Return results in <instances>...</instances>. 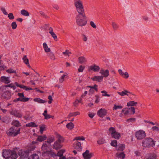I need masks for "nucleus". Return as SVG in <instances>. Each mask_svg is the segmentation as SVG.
I'll list each match as a JSON object with an SVG mask.
<instances>
[{
  "mask_svg": "<svg viewBox=\"0 0 159 159\" xmlns=\"http://www.w3.org/2000/svg\"><path fill=\"white\" fill-rule=\"evenodd\" d=\"M81 15L80 14L77 15L75 18L77 24L80 26H83L86 25L87 23V17L83 16L81 17Z\"/></svg>",
  "mask_w": 159,
  "mask_h": 159,
  "instance_id": "obj_1",
  "label": "nucleus"
},
{
  "mask_svg": "<svg viewBox=\"0 0 159 159\" xmlns=\"http://www.w3.org/2000/svg\"><path fill=\"white\" fill-rule=\"evenodd\" d=\"M155 141L150 138H146L143 139L142 142V146L144 147H154Z\"/></svg>",
  "mask_w": 159,
  "mask_h": 159,
  "instance_id": "obj_2",
  "label": "nucleus"
},
{
  "mask_svg": "<svg viewBox=\"0 0 159 159\" xmlns=\"http://www.w3.org/2000/svg\"><path fill=\"white\" fill-rule=\"evenodd\" d=\"M15 127H11L7 131V134L9 136L15 137L20 133V128H18L17 130L16 129Z\"/></svg>",
  "mask_w": 159,
  "mask_h": 159,
  "instance_id": "obj_3",
  "label": "nucleus"
},
{
  "mask_svg": "<svg viewBox=\"0 0 159 159\" xmlns=\"http://www.w3.org/2000/svg\"><path fill=\"white\" fill-rule=\"evenodd\" d=\"M135 136L138 139L141 140L143 139L146 136L145 132L143 130H139L136 132L135 134Z\"/></svg>",
  "mask_w": 159,
  "mask_h": 159,
  "instance_id": "obj_4",
  "label": "nucleus"
},
{
  "mask_svg": "<svg viewBox=\"0 0 159 159\" xmlns=\"http://www.w3.org/2000/svg\"><path fill=\"white\" fill-rule=\"evenodd\" d=\"M76 11L79 14L81 15V16L85 17V13L84 6L83 4L81 5V6H79L75 7Z\"/></svg>",
  "mask_w": 159,
  "mask_h": 159,
  "instance_id": "obj_5",
  "label": "nucleus"
},
{
  "mask_svg": "<svg viewBox=\"0 0 159 159\" xmlns=\"http://www.w3.org/2000/svg\"><path fill=\"white\" fill-rule=\"evenodd\" d=\"M11 94L9 91H6L1 95V98L2 99L9 100L11 98Z\"/></svg>",
  "mask_w": 159,
  "mask_h": 159,
  "instance_id": "obj_6",
  "label": "nucleus"
},
{
  "mask_svg": "<svg viewBox=\"0 0 159 159\" xmlns=\"http://www.w3.org/2000/svg\"><path fill=\"white\" fill-rule=\"evenodd\" d=\"M107 111L104 109L101 108L97 112V115L100 117H103L107 115Z\"/></svg>",
  "mask_w": 159,
  "mask_h": 159,
  "instance_id": "obj_7",
  "label": "nucleus"
},
{
  "mask_svg": "<svg viewBox=\"0 0 159 159\" xmlns=\"http://www.w3.org/2000/svg\"><path fill=\"white\" fill-rule=\"evenodd\" d=\"M11 153V150H3L2 153L3 157L5 159H9Z\"/></svg>",
  "mask_w": 159,
  "mask_h": 159,
  "instance_id": "obj_8",
  "label": "nucleus"
},
{
  "mask_svg": "<svg viewBox=\"0 0 159 159\" xmlns=\"http://www.w3.org/2000/svg\"><path fill=\"white\" fill-rule=\"evenodd\" d=\"M0 80L1 82H2L6 84H8L10 83L11 82L10 77H6L5 76H2L0 77Z\"/></svg>",
  "mask_w": 159,
  "mask_h": 159,
  "instance_id": "obj_9",
  "label": "nucleus"
},
{
  "mask_svg": "<svg viewBox=\"0 0 159 159\" xmlns=\"http://www.w3.org/2000/svg\"><path fill=\"white\" fill-rule=\"evenodd\" d=\"M10 113L11 115H13L17 117L21 118L22 117L21 113L18 111L12 110L10 112Z\"/></svg>",
  "mask_w": 159,
  "mask_h": 159,
  "instance_id": "obj_10",
  "label": "nucleus"
},
{
  "mask_svg": "<svg viewBox=\"0 0 159 159\" xmlns=\"http://www.w3.org/2000/svg\"><path fill=\"white\" fill-rule=\"evenodd\" d=\"M73 147L75 149H76L78 151L81 150L82 148L80 143L78 141H76L74 143Z\"/></svg>",
  "mask_w": 159,
  "mask_h": 159,
  "instance_id": "obj_11",
  "label": "nucleus"
},
{
  "mask_svg": "<svg viewBox=\"0 0 159 159\" xmlns=\"http://www.w3.org/2000/svg\"><path fill=\"white\" fill-rule=\"evenodd\" d=\"M100 69L99 66L93 64L89 67V71L92 70L94 72H98Z\"/></svg>",
  "mask_w": 159,
  "mask_h": 159,
  "instance_id": "obj_12",
  "label": "nucleus"
},
{
  "mask_svg": "<svg viewBox=\"0 0 159 159\" xmlns=\"http://www.w3.org/2000/svg\"><path fill=\"white\" fill-rule=\"evenodd\" d=\"M100 73L101 74L103 77L107 78L109 75V71L108 70H104L103 69L101 70Z\"/></svg>",
  "mask_w": 159,
  "mask_h": 159,
  "instance_id": "obj_13",
  "label": "nucleus"
},
{
  "mask_svg": "<svg viewBox=\"0 0 159 159\" xmlns=\"http://www.w3.org/2000/svg\"><path fill=\"white\" fill-rule=\"evenodd\" d=\"M83 155L84 159H90L92 157V154L89 153V150H86L83 153Z\"/></svg>",
  "mask_w": 159,
  "mask_h": 159,
  "instance_id": "obj_14",
  "label": "nucleus"
},
{
  "mask_svg": "<svg viewBox=\"0 0 159 159\" xmlns=\"http://www.w3.org/2000/svg\"><path fill=\"white\" fill-rule=\"evenodd\" d=\"M50 145L46 141L43 143V145L41 147V149L43 151V152H45L47 151L48 146Z\"/></svg>",
  "mask_w": 159,
  "mask_h": 159,
  "instance_id": "obj_15",
  "label": "nucleus"
},
{
  "mask_svg": "<svg viewBox=\"0 0 159 159\" xmlns=\"http://www.w3.org/2000/svg\"><path fill=\"white\" fill-rule=\"evenodd\" d=\"M103 78V76L102 75L95 76L92 78V80L93 81H96L99 82H100L102 81Z\"/></svg>",
  "mask_w": 159,
  "mask_h": 159,
  "instance_id": "obj_16",
  "label": "nucleus"
},
{
  "mask_svg": "<svg viewBox=\"0 0 159 159\" xmlns=\"http://www.w3.org/2000/svg\"><path fill=\"white\" fill-rule=\"evenodd\" d=\"M29 98L23 97V98H18L16 99H15L13 100V102H16L18 101H20L21 102H26L29 100Z\"/></svg>",
  "mask_w": 159,
  "mask_h": 159,
  "instance_id": "obj_17",
  "label": "nucleus"
},
{
  "mask_svg": "<svg viewBox=\"0 0 159 159\" xmlns=\"http://www.w3.org/2000/svg\"><path fill=\"white\" fill-rule=\"evenodd\" d=\"M61 147L62 146L61 144V143L57 141L55 142L53 146V148L56 150H58V149L61 148Z\"/></svg>",
  "mask_w": 159,
  "mask_h": 159,
  "instance_id": "obj_18",
  "label": "nucleus"
},
{
  "mask_svg": "<svg viewBox=\"0 0 159 159\" xmlns=\"http://www.w3.org/2000/svg\"><path fill=\"white\" fill-rule=\"evenodd\" d=\"M23 62L29 68H31V66L29 63V59L26 55H24L22 58Z\"/></svg>",
  "mask_w": 159,
  "mask_h": 159,
  "instance_id": "obj_19",
  "label": "nucleus"
},
{
  "mask_svg": "<svg viewBox=\"0 0 159 159\" xmlns=\"http://www.w3.org/2000/svg\"><path fill=\"white\" fill-rule=\"evenodd\" d=\"M129 112L130 109L129 108H124L122 110L121 114H123L125 116H127L129 115Z\"/></svg>",
  "mask_w": 159,
  "mask_h": 159,
  "instance_id": "obj_20",
  "label": "nucleus"
},
{
  "mask_svg": "<svg viewBox=\"0 0 159 159\" xmlns=\"http://www.w3.org/2000/svg\"><path fill=\"white\" fill-rule=\"evenodd\" d=\"M46 135H43L39 136L36 139L37 141L42 142L45 140L47 139Z\"/></svg>",
  "mask_w": 159,
  "mask_h": 159,
  "instance_id": "obj_21",
  "label": "nucleus"
},
{
  "mask_svg": "<svg viewBox=\"0 0 159 159\" xmlns=\"http://www.w3.org/2000/svg\"><path fill=\"white\" fill-rule=\"evenodd\" d=\"M74 4L75 7L83 4V1L81 0H73Z\"/></svg>",
  "mask_w": 159,
  "mask_h": 159,
  "instance_id": "obj_22",
  "label": "nucleus"
},
{
  "mask_svg": "<svg viewBox=\"0 0 159 159\" xmlns=\"http://www.w3.org/2000/svg\"><path fill=\"white\" fill-rule=\"evenodd\" d=\"M116 157L119 159H124L125 157V154L123 152L116 154Z\"/></svg>",
  "mask_w": 159,
  "mask_h": 159,
  "instance_id": "obj_23",
  "label": "nucleus"
},
{
  "mask_svg": "<svg viewBox=\"0 0 159 159\" xmlns=\"http://www.w3.org/2000/svg\"><path fill=\"white\" fill-rule=\"evenodd\" d=\"M78 61L79 63L82 64L87 61L86 58L83 56L79 57L78 58Z\"/></svg>",
  "mask_w": 159,
  "mask_h": 159,
  "instance_id": "obj_24",
  "label": "nucleus"
},
{
  "mask_svg": "<svg viewBox=\"0 0 159 159\" xmlns=\"http://www.w3.org/2000/svg\"><path fill=\"white\" fill-rule=\"evenodd\" d=\"M34 101L39 103H44L47 102L46 101L41 99L39 98H35L34 99Z\"/></svg>",
  "mask_w": 159,
  "mask_h": 159,
  "instance_id": "obj_25",
  "label": "nucleus"
},
{
  "mask_svg": "<svg viewBox=\"0 0 159 159\" xmlns=\"http://www.w3.org/2000/svg\"><path fill=\"white\" fill-rule=\"evenodd\" d=\"M43 45V48L46 52H48L50 51V49L48 47V45L46 43H44Z\"/></svg>",
  "mask_w": 159,
  "mask_h": 159,
  "instance_id": "obj_26",
  "label": "nucleus"
},
{
  "mask_svg": "<svg viewBox=\"0 0 159 159\" xmlns=\"http://www.w3.org/2000/svg\"><path fill=\"white\" fill-rule=\"evenodd\" d=\"M111 136L115 139H119L120 137V133L116 131Z\"/></svg>",
  "mask_w": 159,
  "mask_h": 159,
  "instance_id": "obj_27",
  "label": "nucleus"
},
{
  "mask_svg": "<svg viewBox=\"0 0 159 159\" xmlns=\"http://www.w3.org/2000/svg\"><path fill=\"white\" fill-rule=\"evenodd\" d=\"M116 148L118 150L122 151L125 149V145L123 144H120L118 145Z\"/></svg>",
  "mask_w": 159,
  "mask_h": 159,
  "instance_id": "obj_28",
  "label": "nucleus"
},
{
  "mask_svg": "<svg viewBox=\"0 0 159 159\" xmlns=\"http://www.w3.org/2000/svg\"><path fill=\"white\" fill-rule=\"evenodd\" d=\"M26 126L27 127H35L37 126V125L34 122H31L27 123L26 125Z\"/></svg>",
  "mask_w": 159,
  "mask_h": 159,
  "instance_id": "obj_29",
  "label": "nucleus"
},
{
  "mask_svg": "<svg viewBox=\"0 0 159 159\" xmlns=\"http://www.w3.org/2000/svg\"><path fill=\"white\" fill-rule=\"evenodd\" d=\"M54 140V137L53 136H51L48 138L47 142L50 145L51 143L53 142Z\"/></svg>",
  "mask_w": 159,
  "mask_h": 159,
  "instance_id": "obj_30",
  "label": "nucleus"
},
{
  "mask_svg": "<svg viewBox=\"0 0 159 159\" xmlns=\"http://www.w3.org/2000/svg\"><path fill=\"white\" fill-rule=\"evenodd\" d=\"M20 13L22 15L26 16H28L30 15L29 13L27 11L24 9L21 11Z\"/></svg>",
  "mask_w": 159,
  "mask_h": 159,
  "instance_id": "obj_31",
  "label": "nucleus"
},
{
  "mask_svg": "<svg viewBox=\"0 0 159 159\" xmlns=\"http://www.w3.org/2000/svg\"><path fill=\"white\" fill-rule=\"evenodd\" d=\"M12 124L16 127H18L20 126V124L19 121L17 120H13L12 121Z\"/></svg>",
  "mask_w": 159,
  "mask_h": 159,
  "instance_id": "obj_32",
  "label": "nucleus"
},
{
  "mask_svg": "<svg viewBox=\"0 0 159 159\" xmlns=\"http://www.w3.org/2000/svg\"><path fill=\"white\" fill-rule=\"evenodd\" d=\"M65 152V150L64 149H61L58 152L56 155L55 154V156H57L60 157H62L63 156V153Z\"/></svg>",
  "mask_w": 159,
  "mask_h": 159,
  "instance_id": "obj_33",
  "label": "nucleus"
},
{
  "mask_svg": "<svg viewBox=\"0 0 159 159\" xmlns=\"http://www.w3.org/2000/svg\"><path fill=\"white\" fill-rule=\"evenodd\" d=\"M137 104V102L134 101H129L127 102V106L128 107L133 106Z\"/></svg>",
  "mask_w": 159,
  "mask_h": 159,
  "instance_id": "obj_34",
  "label": "nucleus"
},
{
  "mask_svg": "<svg viewBox=\"0 0 159 159\" xmlns=\"http://www.w3.org/2000/svg\"><path fill=\"white\" fill-rule=\"evenodd\" d=\"M129 93V92L126 90H125L124 91L121 92H117L121 96H123L125 95H128L127 93Z\"/></svg>",
  "mask_w": 159,
  "mask_h": 159,
  "instance_id": "obj_35",
  "label": "nucleus"
},
{
  "mask_svg": "<svg viewBox=\"0 0 159 159\" xmlns=\"http://www.w3.org/2000/svg\"><path fill=\"white\" fill-rule=\"evenodd\" d=\"M66 126L68 129L71 130L74 128V125L73 123L70 122L66 125Z\"/></svg>",
  "mask_w": 159,
  "mask_h": 159,
  "instance_id": "obj_36",
  "label": "nucleus"
},
{
  "mask_svg": "<svg viewBox=\"0 0 159 159\" xmlns=\"http://www.w3.org/2000/svg\"><path fill=\"white\" fill-rule=\"evenodd\" d=\"M9 159H16L17 158L16 154L11 150Z\"/></svg>",
  "mask_w": 159,
  "mask_h": 159,
  "instance_id": "obj_37",
  "label": "nucleus"
},
{
  "mask_svg": "<svg viewBox=\"0 0 159 159\" xmlns=\"http://www.w3.org/2000/svg\"><path fill=\"white\" fill-rule=\"evenodd\" d=\"M30 159H39V157L38 155L35 154H33L29 157Z\"/></svg>",
  "mask_w": 159,
  "mask_h": 159,
  "instance_id": "obj_38",
  "label": "nucleus"
},
{
  "mask_svg": "<svg viewBox=\"0 0 159 159\" xmlns=\"http://www.w3.org/2000/svg\"><path fill=\"white\" fill-rule=\"evenodd\" d=\"M109 133L111 134V136L113 135V134L116 132L115 128L112 127H110L109 129Z\"/></svg>",
  "mask_w": 159,
  "mask_h": 159,
  "instance_id": "obj_39",
  "label": "nucleus"
},
{
  "mask_svg": "<svg viewBox=\"0 0 159 159\" xmlns=\"http://www.w3.org/2000/svg\"><path fill=\"white\" fill-rule=\"evenodd\" d=\"M98 86L97 84H94L93 86H87L88 88H90L91 89H94L96 92L98 91V89L97 88Z\"/></svg>",
  "mask_w": 159,
  "mask_h": 159,
  "instance_id": "obj_40",
  "label": "nucleus"
},
{
  "mask_svg": "<svg viewBox=\"0 0 159 159\" xmlns=\"http://www.w3.org/2000/svg\"><path fill=\"white\" fill-rule=\"evenodd\" d=\"M58 138V140L57 141L60 143H62L64 141V139L63 137L61 136L60 135H58L57 136Z\"/></svg>",
  "mask_w": 159,
  "mask_h": 159,
  "instance_id": "obj_41",
  "label": "nucleus"
},
{
  "mask_svg": "<svg viewBox=\"0 0 159 159\" xmlns=\"http://www.w3.org/2000/svg\"><path fill=\"white\" fill-rule=\"evenodd\" d=\"M67 74L65 73L59 79V81L60 83L63 82L64 81L65 77L67 75Z\"/></svg>",
  "mask_w": 159,
  "mask_h": 159,
  "instance_id": "obj_42",
  "label": "nucleus"
},
{
  "mask_svg": "<svg viewBox=\"0 0 159 159\" xmlns=\"http://www.w3.org/2000/svg\"><path fill=\"white\" fill-rule=\"evenodd\" d=\"M79 112H75L72 113H70L68 115L69 117H71L73 116H76L80 114Z\"/></svg>",
  "mask_w": 159,
  "mask_h": 159,
  "instance_id": "obj_43",
  "label": "nucleus"
},
{
  "mask_svg": "<svg viewBox=\"0 0 159 159\" xmlns=\"http://www.w3.org/2000/svg\"><path fill=\"white\" fill-rule=\"evenodd\" d=\"M6 72L10 73H16V71L15 70H13L12 68H10L6 70Z\"/></svg>",
  "mask_w": 159,
  "mask_h": 159,
  "instance_id": "obj_44",
  "label": "nucleus"
},
{
  "mask_svg": "<svg viewBox=\"0 0 159 159\" xmlns=\"http://www.w3.org/2000/svg\"><path fill=\"white\" fill-rule=\"evenodd\" d=\"M123 107L121 105H118L117 106L116 105H114L113 107V110H117L118 109H121Z\"/></svg>",
  "mask_w": 159,
  "mask_h": 159,
  "instance_id": "obj_45",
  "label": "nucleus"
},
{
  "mask_svg": "<svg viewBox=\"0 0 159 159\" xmlns=\"http://www.w3.org/2000/svg\"><path fill=\"white\" fill-rule=\"evenodd\" d=\"M102 93V96L104 97H110V95L107 93V92L105 90H102L101 91Z\"/></svg>",
  "mask_w": 159,
  "mask_h": 159,
  "instance_id": "obj_46",
  "label": "nucleus"
},
{
  "mask_svg": "<svg viewBox=\"0 0 159 159\" xmlns=\"http://www.w3.org/2000/svg\"><path fill=\"white\" fill-rule=\"evenodd\" d=\"M85 139L84 137L83 136H78L75 137L74 139V140H84Z\"/></svg>",
  "mask_w": 159,
  "mask_h": 159,
  "instance_id": "obj_47",
  "label": "nucleus"
},
{
  "mask_svg": "<svg viewBox=\"0 0 159 159\" xmlns=\"http://www.w3.org/2000/svg\"><path fill=\"white\" fill-rule=\"evenodd\" d=\"M157 155L154 154H151L146 159H156Z\"/></svg>",
  "mask_w": 159,
  "mask_h": 159,
  "instance_id": "obj_48",
  "label": "nucleus"
},
{
  "mask_svg": "<svg viewBox=\"0 0 159 159\" xmlns=\"http://www.w3.org/2000/svg\"><path fill=\"white\" fill-rule=\"evenodd\" d=\"M111 25L113 29L115 30L117 29L118 28V25L115 22H112Z\"/></svg>",
  "mask_w": 159,
  "mask_h": 159,
  "instance_id": "obj_49",
  "label": "nucleus"
},
{
  "mask_svg": "<svg viewBox=\"0 0 159 159\" xmlns=\"http://www.w3.org/2000/svg\"><path fill=\"white\" fill-rule=\"evenodd\" d=\"M111 144L112 146L113 147H116L117 144V140H114L112 141L111 142Z\"/></svg>",
  "mask_w": 159,
  "mask_h": 159,
  "instance_id": "obj_50",
  "label": "nucleus"
},
{
  "mask_svg": "<svg viewBox=\"0 0 159 159\" xmlns=\"http://www.w3.org/2000/svg\"><path fill=\"white\" fill-rule=\"evenodd\" d=\"M49 57L52 60H55V57L53 53L50 52L49 54Z\"/></svg>",
  "mask_w": 159,
  "mask_h": 159,
  "instance_id": "obj_51",
  "label": "nucleus"
},
{
  "mask_svg": "<svg viewBox=\"0 0 159 159\" xmlns=\"http://www.w3.org/2000/svg\"><path fill=\"white\" fill-rule=\"evenodd\" d=\"M0 9L3 14L6 15H8L7 12L6 11L4 7H0Z\"/></svg>",
  "mask_w": 159,
  "mask_h": 159,
  "instance_id": "obj_52",
  "label": "nucleus"
},
{
  "mask_svg": "<svg viewBox=\"0 0 159 159\" xmlns=\"http://www.w3.org/2000/svg\"><path fill=\"white\" fill-rule=\"evenodd\" d=\"M6 86L12 88L13 90H15L16 89V86L12 83L6 85Z\"/></svg>",
  "mask_w": 159,
  "mask_h": 159,
  "instance_id": "obj_53",
  "label": "nucleus"
},
{
  "mask_svg": "<svg viewBox=\"0 0 159 159\" xmlns=\"http://www.w3.org/2000/svg\"><path fill=\"white\" fill-rule=\"evenodd\" d=\"M105 142V140L103 139H102L99 140H98L97 141L98 143L99 144H102Z\"/></svg>",
  "mask_w": 159,
  "mask_h": 159,
  "instance_id": "obj_54",
  "label": "nucleus"
},
{
  "mask_svg": "<svg viewBox=\"0 0 159 159\" xmlns=\"http://www.w3.org/2000/svg\"><path fill=\"white\" fill-rule=\"evenodd\" d=\"M11 26L12 27V28L14 30V29H16L17 27V25L16 24V22H12L11 24Z\"/></svg>",
  "mask_w": 159,
  "mask_h": 159,
  "instance_id": "obj_55",
  "label": "nucleus"
},
{
  "mask_svg": "<svg viewBox=\"0 0 159 159\" xmlns=\"http://www.w3.org/2000/svg\"><path fill=\"white\" fill-rule=\"evenodd\" d=\"M63 54L65 56H69V54H71V52L68 50H66L65 52H63Z\"/></svg>",
  "mask_w": 159,
  "mask_h": 159,
  "instance_id": "obj_56",
  "label": "nucleus"
},
{
  "mask_svg": "<svg viewBox=\"0 0 159 159\" xmlns=\"http://www.w3.org/2000/svg\"><path fill=\"white\" fill-rule=\"evenodd\" d=\"M85 68V66H82V65H80L79 68L78 69V71L79 72H83L84 69Z\"/></svg>",
  "mask_w": 159,
  "mask_h": 159,
  "instance_id": "obj_57",
  "label": "nucleus"
},
{
  "mask_svg": "<svg viewBox=\"0 0 159 159\" xmlns=\"http://www.w3.org/2000/svg\"><path fill=\"white\" fill-rule=\"evenodd\" d=\"M8 17L10 20H13L14 18L13 14L12 13H10L8 15Z\"/></svg>",
  "mask_w": 159,
  "mask_h": 159,
  "instance_id": "obj_58",
  "label": "nucleus"
},
{
  "mask_svg": "<svg viewBox=\"0 0 159 159\" xmlns=\"http://www.w3.org/2000/svg\"><path fill=\"white\" fill-rule=\"evenodd\" d=\"M52 37L55 40L57 41V37L56 34L54 32L50 33Z\"/></svg>",
  "mask_w": 159,
  "mask_h": 159,
  "instance_id": "obj_59",
  "label": "nucleus"
},
{
  "mask_svg": "<svg viewBox=\"0 0 159 159\" xmlns=\"http://www.w3.org/2000/svg\"><path fill=\"white\" fill-rule=\"evenodd\" d=\"M22 87H23V88H21L22 89H25L26 91H27L28 90H32L33 89H32L31 88H28V87L26 86H24L23 85Z\"/></svg>",
  "mask_w": 159,
  "mask_h": 159,
  "instance_id": "obj_60",
  "label": "nucleus"
},
{
  "mask_svg": "<svg viewBox=\"0 0 159 159\" xmlns=\"http://www.w3.org/2000/svg\"><path fill=\"white\" fill-rule=\"evenodd\" d=\"M129 77V75L128 73L127 72H125L124 74V75L122 77L125 79H127Z\"/></svg>",
  "mask_w": 159,
  "mask_h": 159,
  "instance_id": "obj_61",
  "label": "nucleus"
},
{
  "mask_svg": "<svg viewBox=\"0 0 159 159\" xmlns=\"http://www.w3.org/2000/svg\"><path fill=\"white\" fill-rule=\"evenodd\" d=\"M90 25L94 29H96L97 28V26L94 23L93 21H91L90 22Z\"/></svg>",
  "mask_w": 159,
  "mask_h": 159,
  "instance_id": "obj_62",
  "label": "nucleus"
},
{
  "mask_svg": "<svg viewBox=\"0 0 159 159\" xmlns=\"http://www.w3.org/2000/svg\"><path fill=\"white\" fill-rule=\"evenodd\" d=\"M48 99L49 100V101H48V102L49 104H50L52 102L53 100L52 97L51 95H49L48 97Z\"/></svg>",
  "mask_w": 159,
  "mask_h": 159,
  "instance_id": "obj_63",
  "label": "nucleus"
},
{
  "mask_svg": "<svg viewBox=\"0 0 159 159\" xmlns=\"http://www.w3.org/2000/svg\"><path fill=\"white\" fill-rule=\"evenodd\" d=\"M136 120V119L135 118H130L129 119L127 120V121L128 122H132L135 121Z\"/></svg>",
  "mask_w": 159,
  "mask_h": 159,
  "instance_id": "obj_64",
  "label": "nucleus"
}]
</instances>
